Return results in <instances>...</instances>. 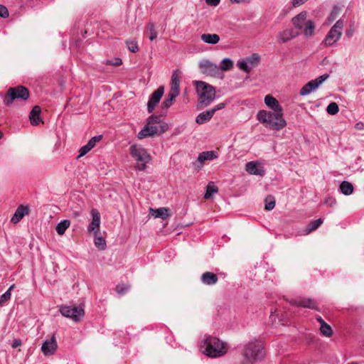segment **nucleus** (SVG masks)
Instances as JSON below:
<instances>
[{"instance_id":"423d86ee","label":"nucleus","mask_w":364,"mask_h":364,"mask_svg":"<svg viewBox=\"0 0 364 364\" xmlns=\"http://www.w3.org/2000/svg\"><path fill=\"white\" fill-rule=\"evenodd\" d=\"M130 154L137 161V168L143 171L146 164L151 160V156L146 150L141 146L133 144L130 146Z\"/></svg>"},{"instance_id":"a878e982","label":"nucleus","mask_w":364,"mask_h":364,"mask_svg":"<svg viewBox=\"0 0 364 364\" xmlns=\"http://www.w3.org/2000/svg\"><path fill=\"white\" fill-rule=\"evenodd\" d=\"M340 190L343 195L349 196L353 192V186L350 182L343 181L340 184Z\"/></svg>"},{"instance_id":"412c9836","label":"nucleus","mask_w":364,"mask_h":364,"mask_svg":"<svg viewBox=\"0 0 364 364\" xmlns=\"http://www.w3.org/2000/svg\"><path fill=\"white\" fill-rule=\"evenodd\" d=\"M264 103L273 111H283V109L279 105L278 100L271 95H267L264 97Z\"/></svg>"},{"instance_id":"473e14b6","label":"nucleus","mask_w":364,"mask_h":364,"mask_svg":"<svg viewBox=\"0 0 364 364\" xmlns=\"http://www.w3.org/2000/svg\"><path fill=\"white\" fill-rule=\"evenodd\" d=\"M149 128L151 129V133H148V134L150 135V136H154L156 134H160L161 133L165 132L166 129L164 126H157V125H153L150 124Z\"/></svg>"},{"instance_id":"c9c22d12","label":"nucleus","mask_w":364,"mask_h":364,"mask_svg":"<svg viewBox=\"0 0 364 364\" xmlns=\"http://www.w3.org/2000/svg\"><path fill=\"white\" fill-rule=\"evenodd\" d=\"M320 331L322 335L326 337H331L333 334L332 328L327 323L325 324L322 323V326L320 327Z\"/></svg>"},{"instance_id":"f03ea898","label":"nucleus","mask_w":364,"mask_h":364,"mask_svg":"<svg viewBox=\"0 0 364 364\" xmlns=\"http://www.w3.org/2000/svg\"><path fill=\"white\" fill-rule=\"evenodd\" d=\"M257 118L259 122L265 124L267 127L272 130H281L287 125V122L283 118V111L260 110L257 114Z\"/></svg>"},{"instance_id":"4468645a","label":"nucleus","mask_w":364,"mask_h":364,"mask_svg":"<svg viewBox=\"0 0 364 364\" xmlns=\"http://www.w3.org/2000/svg\"><path fill=\"white\" fill-rule=\"evenodd\" d=\"M58 345L55 336L46 340L41 346V350L46 356L54 354L57 349Z\"/></svg>"},{"instance_id":"5fc2aeb1","label":"nucleus","mask_w":364,"mask_h":364,"mask_svg":"<svg viewBox=\"0 0 364 364\" xmlns=\"http://www.w3.org/2000/svg\"><path fill=\"white\" fill-rule=\"evenodd\" d=\"M21 344H22V342H21V339H14L12 341L11 346H12L13 348H16L18 346H21Z\"/></svg>"},{"instance_id":"3c124183","label":"nucleus","mask_w":364,"mask_h":364,"mask_svg":"<svg viewBox=\"0 0 364 364\" xmlns=\"http://www.w3.org/2000/svg\"><path fill=\"white\" fill-rule=\"evenodd\" d=\"M338 9L337 8H334L333 10L331 11L329 17H328V20L330 21H334L336 17H337V15H338Z\"/></svg>"},{"instance_id":"2f4dec72","label":"nucleus","mask_w":364,"mask_h":364,"mask_svg":"<svg viewBox=\"0 0 364 364\" xmlns=\"http://www.w3.org/2000/svg\"><path fill=\"white\" fill-rule=\"evenodd\" d=\"M323 223V220L321 218H318L317 220L311 221L306 227V232L308 233L316 230L318 228L321 224Z\"/></svg>"},{"instance_id":"bb28decb","label":"nucleus","mask_w":364,"mask_h":364,"mask_svg":"<svg viewBox=\"0 0 364 364\" xmlns=\"http://www.w3.org/2000/svg\"><path fill=\"white\" fill-rule=\"evenodd\" d=\"M217 158L215 153L213 151H203L198 157V160L203 163L205 161H211Z\"/></svg>"},{"instance_id":"c756f323","label":"nucleus","mask_w":364,"mask_h":364,"mask_svg":"<svg viewBox=\"0 0 364 364\" xmlns=\"http://www.w3.org/2000/svg\"><path fill=\"white\" fill-rule=\"evenodd\" d=\"M70 225V221L69 220H63L57 225L55 228L56 232L58 235H63Z\"/></svg>"},{"instance_id":"ddd939ff","label":"nucleus","mask_w":364,"mask_h":364,"mask_svg":"<svg viewBox=\"0 0 364 364\" xmlns=\"http://www.w3.org/2000/svg\"><path fill=\"white\" fill-rule=\"evenodd\" d=\"M92 216V221L87 227L89 232H93L95 235H97L100 232V213L96 208H92L90 211Z\"/></svg>"},{"instance_id":"58836bf2","label":"nucleus","mask_w":364,"mask_h":364,"mask_svg":"<svg viewBox=\"0 0 364 364\" xmlns=\"http://www.w3.org/2000/svg\"><path fill=\"white\" fill-rule=\"evenodd\" d=\"M338 111H339V107L336 102H331L327 106L326 112L329 114L334 115V114H337L338 112Z\"/></svg>"},{"instance_id":"bf43d9fd","label":"nucleus","mask_w":364,"mask_h":364,"mask_svg":"<svg viewBox=\"0 0 364 364\" xmlns=\"http://www.w3.org/2000/svg\"><path fill=\"white\" fill-rule=\"evenodd\" d=\"M316 319L320 323L321 326H322V323H326L325 321L321 316H318Z\"/></svg>"},{"instance_id":"7c9ffc66","label":"nucleus","mask_w":364,"mask_h":364,"mask_svg":"<svg viewBox=\"0 0 364 364\" xmlns=\"http://www.w3.org/2000/svg\"><path fill=\"white\" fill-rule=\"evenodd\" d=\"M179 84L180 80L178 75L176 72H174L171 75V91H174L177 93H179Z\"/></svg>"},{"instance_id":"72a5a7b5","label":"nucleus","mask_w":364,"mask_h":364,"mask_svg":"<svg viewBox=\"0 0 364 364\" xmlns=\"http://www.w3.org/2000/svg\"><path fill=\"white\" fill-rule=\"evenodd\" d=\"M279 36L282 43H286L289 40L294 38L295 35L293 33V31L291 30H286L281 33H279Z\"/></svg>"},{"instance_id":"0eeeda50","label":"nucleus","mask_w":364,"mask_h":364,"mask_svg":"<svg viewBox=\"0 0 364 364\" xmlns=\"http://www.w3.org/2000/svg\"><path fill=\"white\" fill-rule=\"evenodd\" d=\"M29 97V92L23 86L11 87L8 90L4 97V103L10 106L16 99L27 100Z\"/></svg>"},{"instance_id":"6e6552de","label":"nucleus","mask_w":364,"mask_h":364,"mask_svg":"<svg viewBox=\"0 0 364 364\" xmlns=\"http://www.w3.org/2000/svg\"><path fill=\"white\" fill-rule=\"evenodd\" d=\"M260 59V56L257 53H253L245 58L239 60L237 66L241 70L250 73L254 68L257 66Z\"/></svg>"},{"instance_id":"603ef678","label":"nucleus","mask_w":364,"mask_h":364,"mask_svg":"<svg viewBox=\"0 0 364 364\" xmlns=\"http://www.w3.org/2000/svg\"><path fill=\"white\" fill-rule=\"evenodd\" d=\"M225 107V103L221 102L217 105L213 109H210L211 111H213V114L218 110L223 109Z\"/></svg>"},{"instance_id":"052dcab7","label":"nucleus","mask_w":364,"mask_h":364,"mask_svg":"<svg viewBox=\"0 0 364 364\" xmlns=\"http://www.w3.org/2000/svg\"><path fill=\"white\" fill-rule=\"evenodd\" d=\"M15 288V284H12L10 286V287L8 289V290L6 291H9L10 293H11V291Z\"/></svg>"},{"instance_id":"ea45409f","label":"nucleus","mask_w":364,"mask_h":364,"mask_svg":"<svg viewBox=\"0 0 364 364\" xmlns=\"http://www.w3.org/2000/svg\"><path fill=\"white\" fill-rule=\"evenodd\" d=\"M149 125L148 123L144 127V128L138 133L137 138L139 139H144L147 136H150L148 133H151V129L149 128Z\"/></svg>"},{"instance_id":"de8ad7c7","label":"nucleus","mask_w":364,"mask_h":364,"mask_svg":"<svg viewBox=\"0 0 364 364\" xmlns=\"http://www.w3.org/2000/svg\"><path fill=\"white\" fill-rule=\"evenodd\" d=\"M122 60L119 58H116L113 60H107L106 62L107 65H114V66H119V65H122Z\"/></svg>"},{"instance_id":"b1692460","label":"nucleus","mask_w":364,"mask_h":364,"mask_svg":"<svg viewBox=\"0 0 364 364\" xmlns=\"http://www.w3.org/2000/svg\"><path fill=\"white\" fill-rule=\"evenodd\" d=\"M178 94L179 93L170 90L166 98L162 103V110L166 111L171 106L173 102L175 100L176 97L178 95Z\"/></svg>"},{"instance_id":"8fccbe9b","label":"nucleus","mask_w":364,"mask_h":364,"mask_svg":"<svg viewBox=\"0 0 364 364\" xmlns=\"http://www.w3.org/2000/svg\"><path fill=\"white\" fill-rule=\"evenodd\" d=\"M9 11L7 8L0 4V17L6 18L9 16Z\"/></svg>"},{"instance_id":"a211bd4d","label":"nucleus","mask_w":364,"mask_h":364,"mask_svg":"<svg viewBox=\"0 0 364 364\" xmlns=\"http://www.w3.org/2000/svg\"><path fill=\"white\" fill-rule=\"evenodd\" d=\"M341 34L342 32H339L331 28L324 39L325 43L328 46H332L340 39Z\"/></svg>"},{"instance_id":"a18cd8bd","label":"nucleus","mask_w":364,"mask_h":364,"mask_svg":"<svg viewBox=\"0 0 364 364\" xmlns=\"http://www.w3.org/2000/svg\"><path fill=\"white\" fill-rule=\"evenodd\" d=\"M129 287L125 284H118L116 287V291L119 294H123L129 290Z\"/></svg>"},{"instance_id":"0e129e2a","label":"nucleus","mask_w":364,"mask_h":364,"mask_svg":"<svg viewBox=\"0 0 364 364\" xmlns=\"http://www.w3.org/2000/svg\"><path fill=\"white\" fill-rule=\"evenodd\" d=\"M0 306H2V305L0 304Z\"/></svg>"},{"instance_id":"aec40b11","label":"nucleus","mask_w":364,"mask_h":364,"mask_svg":"<svg viewBox=\"0 0 364 364\" xmlns=\"http://www.w3.org/2000/svg\"><path fill=\"white\" fill-rule=\"evenodd\" d=\"M41 109L39 106H35L30 112L29 119L31 124L33 126H36L41 122Z\"/></svg>"},{"instance_id":"6e6d98bb","label":"nucleus","mask_w":364,"mask_h":364,"mask_svg":"<svg viewBox=\"0 0 364 364\" xmlns=\"http://www.w3.org/2000/svg\"><path fill=\"white\" fill-rule=\"evenodd\" d=\"M220 0H205L207 4L216 6L220 4Z\"/></svg>"},{"instance_id":"680f3d73","label":"nucleus","mask_w":364,"mask_h":364,"mask_svg":"<svg viewBox=\"0 0 364 364\" xmlns=\"http://www.w3.org/2000/svg\"><path fill=\"white\" fill-rule=\"evenodd\" d=\"M356 128L358 129H362V127H363V124L362 123H357L356 125H355Z\"/></svg>"},{"instance_id":"2eb2a0df","label":"nucleus","mask_w":364,"mask_h":364,"mask_svg":"<svg viewBox=\"0 0 364 364\" xmlns=\"http://www.w3.org/2000/svg\"><path fill=\"white\" fill-rule=\"evenodd\" d=\"M245 169L249 173L256 176H263L265 172L264 168L256 161L247 162Z\"/></svg>"},{"instance_id":"4d7b16f0","label":"nucleus","mask_w":364,"mask_h":364,"mask_svg":"<svg viewBox=\"0 0 364 364\" xmlns=\"http://www.w3.org/2000/svg\"><path fill=\"white\" fill-rule=\"evenodd\" d=\"M231 3L240 4V3H250V0H230Z\"/></svg>"},{"instance_id":"09e8293b","label":"nucleus","mask_w":364,"mask_h":364,"mask_svg":"<svg viewBox=\"0 0 364 364\" xmlns=\"http://www.w3.org/2000/svg\"><path fill=\"white\" fill-rule=\"evenodd\" d=\"M343 25H344L343 21L340 19L336 22V23L334 24V26L332 28L339 32H342Z\"/></svg>"},{"instance_id":"e2e57ef3","label":"nucleus","mask_w":364,"mask_h":364,"mask_svg":"<svg viewBox=\"0 0 364 364\" xmlns=\"http://www.w3.org/2000/svg\"><path fill=\"white\" fill-rule=\"evenodd\" d=\"M2 136H3V133H2V132L0 130V139H1V138H2Z\"/></svg>"},{"instance_id":"4be33fe9","label":"nucleus","mask_w":364,"mask_h":364,"mask_svg":"<svg viewBox=\"0 0 364 364\" xmlns=\"http://www.w3.org/2000/svg\"><path fill=\"white\" fill-rule=\"evenodd\" d=\"M169 209L167 208H159L157 209L150 208V214L155 218H159L163 220L166 219L168 215Z\"/></svg>"},{"instance_id":"c03bdc74","label":"nucleus","mask_w":364,"mask_h":364,"mask_svg":"<svg viewBox=\"0 0 364 364\" xmlns=\"http://www.w3.org/2000/svg\"><path fill=\"white\" fill-rule=\"evenodd\" d=\"M161 122V116L151 115L147 119L149 124H159Z\"/></svg>"},{"instance_id":"c85d7f7f","label":"nucleus","mask_w":364,"mask_h":364,"mask_svg":"<svg viewBox=\"0 0 364 364\" xmlns=\"http://www.w3.org/2000/svg\"><path fill=\"white\" fill-rule=\"evenodd\" d=\"M218 188L214 184L213 182L210 181L208 183L207 187H206V191L204 195V198L205 199H210L212 198L213 194L218 193Z\"/></svg>"},{"instance_id":"37998d69","label":"nucleus","mask_w":364,"mask_h":364,"mask_svg":"<svg viewBox=\"0 0 364 364\" xmlns=\"http://www.w3.org/2000/svg\"><path fill=\"white\" fill-rule=\"evenodd\" d=\"M11 293L9 291L4 292L0 296V304L3 306L6 302L9 301L11 299Z\"/></svg>"},{"instance_id":"7ed1b4c3","label":"nucleus","mask_w":364,"mask_h":364,"mask_svg":"<svg viewBox=\"0 0 364 364\" xmlns=\"http://www.w3.org/2000/svg\"><path fill=\"white\" fill-rule=\"evenodd\" d=\"M201 348L205 354L211 358L223 356L228 351V346L225 343L210 336L206 337L202 341Z\"/></svg>"},{"instance_id":"f8f14e48","label":"nucleus","mask_w":364,"mask_h":364,"mask_svg":"<svg viewBox=\"0 0 364 364\" xmlns=\"http://www.w3.org/2000/svg\"><path fill=\"white\" fill-rule=\"evenodd\" d=\"M164 86H160L155 92L151 94L147 103V111L149 113H151L159 103L164 95Z\"/></svg>"},{"instance_id":"f704fd0d","label":"nucleus","mask_w":364,"mask_h":364,"mask_svg":"<svg viewBox=\"0 0 364 364\" xmlns=\"http://www.w3.org/2000/svg\"><path fill=\"white\" fill-rule=\"evenodd\" d=\"M264 208L267 210H272L275 206V199L272 195L267 196L264 199Z\"/></svg>"},{"instance_id":"5701e85b","label":"nucleus","mask_w":364,"mask_h":364,"mask_svg":"<svg viewBox=\"0 0 364 364\" xmlns=\"http://www.w3.org/2000/svg\"><path fill=\"white\" fill-rule=\"evenodd\" d=\"M213 115V111H211L210 109L204 111L196 117V122L198 124H203L205 122H209Z\"/></svg>"},{"instance_id":"13d9d810","label":"nucleus","mask_w":364,"mask_h":364,"mask_svg":"<svg viewBox=\"0 0 364 364\" xmlns=\"http://www.w3.org/2000/svg\"><path fill=\"white\" fill-rule=\"evenodd\" d=\"M81 215V213L79 211H73L72 213H71V216L74 218H77L78 217H80Z\"/></svg>"},{"instance_id":"79ce46f5","label":"nucleus","mask_w":364,"mask_h":364,"mask_svg":"<svg viewBox=\"0 0 364 364\" xmlns=\"http://www.w3.org/2000/svg\"><path fill=\"white\" fill-rule=\"evenodd\" d=\"M102 138V135H98V136H93L92 137L89 141L87 143V144L91 148H94L95 146L96 145V143L97 142H99Z\"/></svg>"},{"instance_id":"dca6fc26","label":"nucleus","mask_w":364,"mask_h":364,"mask_svg":"<svg viewBox=\"0 0 364 364\" xmlns=\"http://www.w3.org/2000/svg\"><path fill=\"white\" fill-rule=\"evenodd\" d=\"M291 304L296 306L309 308L311 309H316V310L318 309L316 302L311 299L301 298V299H295V300L292 301Z\"/></svg>"},{"instance_id":"1a4fd4ad","label":"nucleus","mask_w":364,"mask_h":364,"mask_svg":"<svg viewBox=\"0 0 364 364\" xmlns=\"http://www.w3.org/2000/svg\"><path fill=\"white\" fill-rule=\"evenodd\" d=\"M60 312L63 316L73 319L74 321H79L85 315L83 308L81 306H62Z\"/></svg>"},{"instance_id":"49530a36","label":"nucleus","mask_w":364,"mask_h":364,"mask_svg":"<svg viewBox=\"0 0 364 364\" xmlns=\"http://www.w3.org/2000/svg\"><path fill=\"white\" fill-rule=\"evenodd\" d=\"M92 149L87 145H85L83 146H82L80 149V151H79V156H77L78 158L80 157H82L83 156H85L87 153H88Z\"/></svg>"},{"instance_id":"cd10ccee","label":"nucleus","mask_w":364,"mask_h":364,"mask_svg":"<svg viewBox=\"0 0 364 364\" xmlns=\"http://www.w3.org/2000/svg\"><path fill=\"white\" fill-rule=\"evenodd\" d=\"M146 33L151 41H153L157 38L158 33L153 22H149L146 26Z\"/></svg>"},{"instance_id":"6ab92c4d","label":"nucleus","mask_w":364,"mask_h":364,"mask_svg":"<svg viewBox=\"0 0 364 364\" xmlns=\"http://www.w3.org/2000/svg\"><path fill=\"white\" fill-rule=\"evenodd\" d=\"M201 282L205 285H214L218 281V276L210 272H205L201 275Z\"/></svg>"},{"instance_id":"e433bc0d","label":"nucleus","mask_w":364,"mask_h":364,"mask_svg":"<svg viewBox=\"0 0 364 364\" xmlns=\"http://www.w3.org/2000/svg\"><path fill=\"white\" fill-rule=\"evenodd\" d=\"M125 43L127 46V48L129 51L132 53H136L139 50V47L137 44V41L134 40H127Z\"/></svg>"},{"instance_id":"4c0bfd02","label":"nucleus","mask_w":364,"mask_h":364,"mask_svg":"<svg viewBox=\"0 0 364 364\" xmlns=\"http://www.w3.org/2000/svg\"><path fill=\"white\" fill-rule=\"evenodd\" d=\"M233 66V63L230 58H225L222 60V65L219 67L220 70H229Z\"/></svg>"},{"instance_id":"39448f33","label":"nucleus","mask_w":364,"mask_h":364,"mask_svg":"<svg viewBox=\"0 0 364 364\" xmlns=\"http://www.w3.org/2000/svg\"><path fill=\"white\" fill-rule=\"evenodd\" d=\"M306 11H302L294 16L291 21L298 30H302L306 37L311 36L315 29L314 23L311 20H306Z\"/></svg>"},{"instance_id":"20e7f679","label":"nucleus","mask_w":364,"mask_h":364,"mask_svg":"<svg viewBox=\"0 0 364 364\" xmlns=\"http://www.w3.org/2000/svg\"><path fill=\"white\" fill-rule=\"evenodd\" d=\"M195 85L198 96V105L200 108L208 107L215 98V87L203 81H196Z\"/></svg>"},{"instance_id":"864d4df0","label":"nucleus","mask_w":364,"mask_h":364,"mask_svg":"<svg viewBox=\"0 0 364 364\" xmlns=\"http://www.w3.org/2000/svg\"><path fill=\"white\" fill-rule=\"evenodd\" d=\"M308 0H292V6L294 7H297L300 5H302L305 2H306Z\"/></svg>"},{"instance_id":"f257e3e1","label":"nucleus","mask_w":364,"mask_h":364,"mask_svg":"<svg viewBox=\"0 0 364 364\" xmlns=\"http://www.w3.org/2000/svg\"><path fill=\"white\" fill-rule=\"evenodd\" d=\"M243 361L241 364H254L265 355L263 343L257 339L251 340L243 345L242 350Z\"/></svg>"},{"instance_id":"f3484780","label":"nucleus","mask_w":364,"mask_h":364,"mask_svg":"<svg viewBox=\"0 0 364 364\" xmlns=\"http://www.w3.org/2000/svg\"><path fill=\"white\" fill-rule=\"evenodd\" d=\"M28 206L23 205H19L11 219V223L14 224L18 223L26 215L28 214Z\"/></svg>"},{"instance_id":"a19ab883","label":"nucleus","mask_w":364,"mask_h":364,"mask_svg":"<svg viewBox=\"0 0 364 364\" xmlns=\"http://www.w3.org/2000/svg\"><path fill=\"white\" fill-rule=\"evenodd\" d=\"M95 246L101 250H103L106 247V242L102 237H98L95 235Z\"/></svg>"},{"instance_id":"9d476101","label":"nucleus","mask_w":364,"mask_h":364,"mask_svg":"<svg viewBox=\"0 0 364 364\" xmlns=\"http://www.w3.org/2000/svg\"><path fill=\"white\" fill-rule=\"evenodd\" d=\"M329 75L326 73L323 74L318 77L312 80L305 84L299 91V94L301 96H306L310 94L312 91L315 90L317 87H319L326 79H328Z\"/></svg>"},{"instance_id":"393cba45","label":"nucleus","mask_w":364,"mask_h":364,"mask_svg":"<svg viewBox=\"0 0 364 364\" xmlns=\"http://www.w3.org/2000/svg\"><path fill=\"white\" fill-rule=\"evenodd\" d=\"M200 38L204 43L211 45H215L220 41V36L215 33H203Z\"/></svg>"},{"instance_id":"9b49d317","label":"nucleus","mask_w":364,"mask_h":364,"mask_svg":"<svg viewBox=\"0 0 364 364\" xmlns=\"http://www.w3.org/2000/svg\"><path fill=\"white\" fill-rule=\"evenodd\" d=\"M201 72L207 75L216 77L219 75L220 69L219 66L211 63L208 60H205L199 64Z\"/></svg>"}]
</instances>
